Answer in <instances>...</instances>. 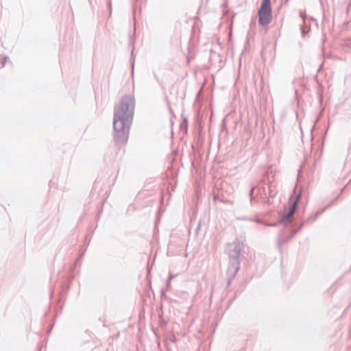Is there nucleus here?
<instances>
[{
  "label": "nucleus",
  "mask_w": 351,
  "mask_h": 351,
  "mask_svg": "<svg viewBox=\"0 0 351 351\" xmlns=\"http://www.w3.org/2000/svg\"><path fill=\"white\" fill-rule=\"evenodd\" d=\"M134 100L131 96L123 97L115 108L114 116V137L117 141L125 142L132 119Z\"/></svg>",
  "instance_id": "f257e3e1"
},
{
  "label": "nucleus",
  "mask_w": 351,
  "mask_h": 351,
  "mask_svg": "<svg viewBox=\"0 0 351 351\" xmlns=\"http://www.w3.org/2000/svg\"><path fill=\"white\" fill-rule=\"evenodd\" d=\"M258 23L261 26H266L272 20L271 0H263L258 12Z\"/></svg>",
  "instance_id": "f03ea898"
},
{
  "label": "nucleus",
  "mask_w": 351,
  "mask_h": 351,
  "mask_svg": "<svg viewBox=\"0 0 351 351\" xmlns=\"http://www.w3.org/2000/svg\"><path fill=\"white\" fill-rule=\"evenodd\" d=\"M297 202L295 200H293L290 202L287 208L285 210L287 211V213L283 216L282 220L284 221H289V218L294 214L295 211Z\"/></svg>",
  "instance_id": "7ed1b4c3"
}]
</instances>
